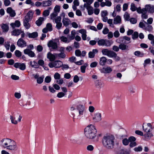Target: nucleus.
<instances>
[{
    "label": "nucleus",
    "mask_w": 154,
    "mask_h": 154,
    "mask_svg": "<svg viewBox=\"0 0 154 154\" xmlns=\"http://www.w3.org/2000/svg\"><path fill=\"white\" fill-rule=\"evenodd\" d=\"M6 11L9 14L11 17H14L16 15V13L15 11L13 10L11 7H8L7 8Z\"/></svg>",
    "instance_id": "obj_19"
},
{
    "label": "nucleus",
    "mask_w": 154,
    "mask_h": 154,
    "mask_svg": "<svg viewBox=\"0 0 154 154\" xmlns=\"http://www.w3.org/2000/svg\"><path fill=\"white\" fill-rule=\"evenodd\" d=\"M97 65V62L95 61L91 63L90 64V66L91 68H94L96 67Z\"/></svg>",
    "instance_id": "obj_63"
},
{
    "label": "nucleus",
    "mask_w": 154,
    "mask_h": 154,
    "mask_svg": "<svg viewBox=\"0 0 154 154\" xmlns=\"http://www.w3.org/2000/svg\"><path fill=\"white\" fill-rule=\"evenodd\" d=\"M144 29L147 30L149 32H150L152 30V27L151 25H148V24H146V26H145Z\"/></svg>",
    "instance_id": "obj_43"
},
{
    "label": "nucleus",
    "mask_w": 154,
    "mask_h": 154,
    "mask_svg": "<svg viewBox=\"0 0 154 154\" xmlns=\"http://www.w3.org/2000/svg\"><path fill=\"white\" fill-rule=\"evenodd\" d=\"M88 66V63H85L84 65L81 66L80 69L82 72L83 73H84L85 72L86 68Z\"/></svg>",
    "instance_id": "obj_42"
},
{
    "label": "nucleus",
    "mask_w": 154,
    "mask_h": 154,
    "mask_svg": "<svg viewBox=\"0 0 154 154\" xmlns=\"http://www.w3.org/2000/svg\"><path fill=\"white\" fill-rule=\"evenodd\" d=\"M79 32L82 34V39L84 40H86L87 32L86 30L84 29H81L79 30Z\"/></svg>",
    "instance_id": "obj_21"
},
{
    "label": "nucleus",
    "mask_w": 154,
    "mask_h": 154,
    "mask_svg": "<svg viewBox=\"0 0 154 154\" xmlns=\"http://www.w3.org/2000/svg\"><path fill=\"white\" fill-rule=\"evenodd\" d=\"M130 142V141L129 140V138L128 139L126 138H124L122 140V143L125 146L128 145Z\"/></svg>",
    "instance_id": "obj_44"
},
{
    "label": "nucleus",
    "mask_w": 154,
    "mask_h": 154,
    "mask_svg": "<svg viewBox=\"0 0 154 154\" xmlns=\"http://www.w3.org/2000/svg\"><path fill=\"white\" fill-rule=\"evenodd\" d=\"M75 35V30H72L71 32V35L68 36L71 41L74 39Z\"/></svg>",
    "instance_id": "obj_39"
},
{
    "label": "nucleus",
    "mask_w": 154,
    "mask_h": 154,
    "mask_svg": "<svg viewBox=\"0 0 154 154\" xmlns=\"http://www.w3.org/2000/svg\"><path fill=\"white\" fill-rule=\"evenodd\" d=\"M59 41L58 39H54L49 41L47 44L48 47H51L52 49L57 50L58 48V43Z\"/></svg>",
    "instance_id": "obj_6"
},
{
    "label": "nucleus",
    "mask_w": 154,
    "mask_h": 154,
    "mask_svg": "<svg viewBox=\"0 0 154 154\" xmlns=\"http://www.w3.org/2000/svg\"><path fill=\"white\" fill-rule=\"evenodd\" d=\"M60 39L62 41L65 43H68L71 41L69 37L67 38L65 36H62L60 37Z\"/></svg>",
    "instance_id": "obj_32"
},
{
    "label": "nucleus",
    "mask_w": 154,
    "mask_h": 154,
    "mask_svg": "<svg viewBox=\"0 0 154 154\" xmlns=\"http://www.w3.org/2000/svg\"><path fill=\"white\" fill-rule=\"evenodd\" d=\"M62 22L63 25L65 26H68L71 22L70 20L67 18H64L63 19Z\"/></svg>",
    "instance_id": "obj_26"
},
{
    "label": "nucleus",
    "mask_w": 154,
    "mask_h": 154,
    "mask_svg": "<svg viewBox=\"0 0 154 154\" xmlns=\"http://www.w3.org/2000/svg\"><path fill=\"white\" fill-rule=\"evenodd\" d=\"M10 25L13 28H14L16 27H19L20 26V23L19 20H16L14 23H11Z\"/></svg>",
    "instance_id": "obj_27"
},
{
    "label": "nucleus",
    "mask_w": 154,
    "mask_h": 154,
    "mask_svg": "<svg viewBox=\"0 0 154 154\" xmlns=\"http://www.w3.org/2000/svg\"><path fill=\"white\" fill-rule=\"evenodd\" d=\"M56 56H57V58H64L66 57V55L64 52H61L60 53H56Z\"/></svg>",
    "instance_id": "obj_41"
},
{
    "label": "nucleus",
    "mask_w": 154,
    "mask_h": 154,
    "mask_svg": "<svg viewBox=\"0 0 154 154\" xmlns=\"http://www.w3.org/2000/svg\"><path fill=\"white\" fill-rule=\"evenodd\" d=\"M44 20V19L43 17H40L38 20L36 21V24L38 26H40L42 23V22Z\"/></svg>",
    "instance_id": "obj_38"
},
{
    "label": "nucleus",
    "mask_w": 154,
    "mask_h": 154,
    "mask_svg": "<svg viewBox=\"0 0 154 154\" xmlns=\"http://www.w3.org/2000/svg\"><path fill=\"white\" fill-rule=\"evenodd\" d=\"M33 13L31 11H29L25 16L24 19L30 21L32 18Z\"/></svg>",
    "instance_id": "obj_20"
},
{
    "label": "nucleus",
    "mask_w": 154,
    "mask_h": 154,
    "mask_svg": "<svg viewBox=\"0 0 154 154\" xmlns=\"http://www.w3.org/2000/svg\"><path fill=\"white\" fill-rule=\"evenodd\" d=\"M44 78V77H39L38 79H37V83L38 84H41L42 83L43 81V79Z\"/></svg>",
    "instance_id": "obj_54"
},
{
    "label": "nucleus",
    "mask_w": 154,
    "mask_h": 154,
    "mask_svg": "<svg viewBox=\"0 0 154 154\" xmlns=\"http://www.w3.org/2000/svg\"><path fill=\"white\" fill-rule=\"evenodd\" d=\"M52 25L50 23H47L46 26V28L48 29L49 31H51L53 30Z\"/></svg>",
    "instance_id": "obj_48"
},
{
    "label": "nucleus",
    "mask_w": 154,
    "mask_h": 154,
    "mask_svg": "<svg viewBox=\"0 0 154 154\" xmlns=\"http://www.w3.org/2000/svg\"><path fill=\"white\" fill-rule=\"evenodd\" d=\"M92 119L95 122H98L101 121L102 118L101 113L98 112L95 113Z\"/></svg>",
    "instance_id": "obj_12"
},
{
    "label": "nucleus",
    "mask_w": 154,
    "mask_h": 154,
    "mask_svg": "<svg viewBox=\"0 0 154 154\" xmlns=\"http://www.w3.org/2000/svg\"><path fill=\"white\" fill-rule=\"evenodd\" d=\"M3 31L4 32H7L9 30V27L6 24H2L1 26Z\"/></svg>",
    "instance_id": "obj_36"
},
{
    "label": "nucleus",
    "mask_w": 154,
    "mask_h": 154,
    "mask_svg": "<svg viewBox=\"0 0 154 154\" xmlns=\"http://www.w3.org/2000/svg\"><path fill=\"white\" fill-rule=\"evenodd\" d=\"M85 134L88 139H92L97 136V131L95 126L90 125L87 126L85 129Z\"/></svg>",
    "instance_id": "obj_4"
},
{
    "label": "nucleus",
    "mask_w": 154,
    "mask_h": 154,
    "mask_svg": "<svg viewBox=\"0 0 154 154\" xmlns=\"http://www.w3.org/2000/svg\"><path fill=\"white\" fill-rule=\"evenodd\" d=\"M121 22V18L119 16H117L114 19L113 23L115 24L120 23Z\"/></svg>",
    "instance_id": "obj_28"
},
{
    "label": "nucleus",
    "mask_w": 154,
    "mask_h": 154,
    "mask_svg": "<svg viewBox=\"0 0 154 154\" xmlns=\"http://www.w3.org/2000/svg\"><path fill=\"white\" fill-rule=\"evenodd\" d=\"M17 44L20 47L23 48L26 46V42L22 38H20L18 40Z\"/></svg>",
    "instance_id": "obj_14"
},
{
    "label": "nucleus",
    "mask_w": 154,
    "mask_h": 154,
    "mask_svg": "<svg viewBox=\"0 0 154 154\" xmlns=\"http://www.w3.org/2000/svg\"><path fill=\"white\" fill-rule=\"evenodd\" d=\"M75 55L77 57H80L81 56V52L79 50H76L75 51Z\"/></svg>",
    "instance_id": "obj_56"
},
{
    "label": "nucleus",
    "mask_w": 154,
    "mask_h": 154,
    "mask_svg": "<svg viewBox=\"0 0 154 154\" xmlns=\"http://www.w3.org/2000/svg\"><path fill=\"white\" fill-rule=\"evenodd\" d=\"M58 14L56 12H54L50 15V18L51 20H54L55 17L57 16Z\"/></svg>",
    "instance_id": "obj_45"
},
{
    "label": "nucleus",
    "mask_w": 154,
    "mask_h": 154,
    "mask_svg": "<svg viewBox=\"0 0 154 154\" xmlns=\"http://www.w3.org/2000/svg\"><path fill=\"white\" fill-rule=\"evenodd\" d=\"M50 11L49 10H45L43 13V15L45 17H47L49 15Z\"/></svg>",
    "instance_id": "obj_53"
},
{
    "label": "nucleus",
    "mask_w": 154,
    "mask_h": 154,
    "mask_svg": "<svg viewBox=\"0 0 154 154\" xmlns=\"http://www.w3.org/2000/svg\"><path fill=\"white\" fill-rule=\"evenodd\" d=\"M25 54H27L31 57H34L35 56V53L29 49H25L23 51Z\"/></svg>",
    "instance_id": "obj_18"
},
{
    "label": "nucleus",
    "mask_w": 154,
    "mask_h": 154,
    "mask_svg": "<svg viewBox=\"0 0 154 154\" xmlns=\"http://www.w3.org/2000/svg\"><path fill=\"white\" fill-rule=\"evenodd\" d=\"M137 8L135 6V4L133 3H131V5L130 9L132 11H136Z\"/></svg>",
    "instance_id": "obj_49"
},
{
    "label": "nucleus",
    "mask_w": 154,
    "mask_h": 154,
    "mask_svg": "<svg viewBox=\"0 0 154 154\" xmlns=\"http://www.w3.org/2000/svg\"><path fill=\"white\" fill-rule=\"evenodd\" d=\"M146 8L147 11L150 13L154 12V6L150 5H146Z\"/></svg>",
    "instance_id": "obj_23"
},
{
    "label": "nucleus",
    "mask_w": 154,
    "mask_h": 154,
    "mask_svg": "<svg viewBox=\"0 0 154 154\" xmlns=\"http://www.w3.org/2000/svg\"><path fill=\"white\" fill-rule=\"evenodd\" d=\"M56 53L52 54L50 52H48L47 54V58L49 60L51 61H54L56 58H57Z\"/></svg>",
    "instance_id": "obj_17"
},
{
    "label": "nucleus",
    "mask_w": 154,
    "mask_h": 154,
    "mask_svg": "<svg viewBox=\"0 0 154 154\" xmlns=\"http://www.w3.org/2000/svg\"><path fill=\"white\" fill-rule=\"evenodd\" d=\"M15 55L17 57H20L22 55L21 52L19 50H17L15 52Z\"/></svg>",
    "instance_id": "obj_57"
},
{
    "label": "nucleus",
    "mask_w": 154,
    "mask_h": 154,
    "mask_svg": "<svg viewBox=\"0 0 154 154\" xmlns=\"http://www.w3.org/2000/svg\"><path fill=\"white\" fill-rule=\"evenodd\" d=\"M29 64L32 68H38L39 67L37 63L35 61H30L29 63Z\"/></svg>",
    "instance_id": "obj_33"
},
{
    "label": "nucleus",
    "mask_w": 154,
    "mask_h": 154,
    "mask_svg": "<svg viewBox=\"0 0 154 154\" xmlns=\"http://www.w3.org/2000/svg\"><path fill=\"white\" fill-rule=\"evenodd\" d=\"M75 106L72 105L69 108V112L72 116L73 119H79L82 118L86 113L85 106L82 105H79L77 106V111Z\"/></svg>",
    "instance_id": "obj_1"
},
{
    "label": "nucleus",
    "mask_w": 154,
    "mask_h": 154,
    "mask_svg": "<svg viewBox=\"0 0 154 154\" xmlns=\"http://www.w3.org/2000/svg\"><path fill=\"white\" fill-rule=\"evenodd\" d=\"M52 5V2L50 0H46L42 2V6L46 7Z\"/></svg>",
    "instance_id": "obj_29"
},
{
    "label": "nucleus",
    "mask_w": 154,
    "mask_h": 154,
    "mask_svg": "<svg viewBox=\"0 0 154 154\" xmlns=\"http://www.w3.org/2000/svg\"><path fill=\"white\" fill-rule=\"evenodd\" d=\"M142 129L143 131L146 132L144 135L145 138L149 139L153 136V134L150 132L153 129V127L150 123H148L147 124L143 123L142 126Z\"/></svg>",
    "instance_id": "obj_5"
},
{
    "label": "nucleus",
    "mask_w": 154,
    "mask_h": 154,
    "mask_svg": "<svg viewBox=\"0 0 154 154\" xmlns=\"http://www.w3.org/2000/svg\"><path fill=\"white\" fill-rule=\"evenodd\" d=\"M85 8L87 9L88 15H91L93 13V8L91 6H86Z\"/></svg>",
    "instance_id": "obj_37"
},
{
    "label": "nucleus",
    "mask_w": 154,
    "mask_h": 154,
    "mask_svg": "<svg viewBox=\"0 0 154 154\" xmlns=\"http://www.w3.org/2000/svg\"><path fill=\"white\" fill-rule=\"evenodd\" d=\"M4 46L7 50H9L10 47V42H5L4 44Z\"/></svg>",
    "instance_id": "obj_59"
},
{
    "label": "nucleus",
    "mask_w": 154,
    "mask_h": 154,
    "mask_svg": "<svg viewBox=\"0 0 154 154\" xmlns=\"http://www.w3.org/2000/svg\"><path fill=\"white\" fill-rule=\"evenodd\" d=\"M83 1L85 2L84 4V7H86V6H91L90 5L93 3L94 0H83Z\"/></svg>",
    "instance_id": "obj_31"
},
{
    "label": "nucleus",
    "mask_w": 154,
    "mask_h": 154,
    "mask_svg": "<svg viewBox=\"0 0 154 154\" xmlns=\"http://www.w3.org/2000/svg\"><path fill=\"white\" fill-rule=\"evenodd\" d=\"M134 54L135 56H138L140 57H142L144 55V54L141 53L139 51H137L134 52Z\"/></svg>",
    "instance_id": "obj_46"
},
{
    "label": "nucleus",
    "mask_w": 154,
    "mask_h": 154,
    "mask_svg": "<svg viewBox=\"0 0 154 154\" xmlns=\"http://www.w3.org/2000/svg\"><path fill=\"white\" fill-rule=\"evenodd\" d=\"M107 62V59L105 57H102L100 58L99 64L100 66L105 65Z\"/></svg>",
    "instance_id": "obj_22"
},
{
    "label": "nucleus",
    "mask_w": 154,
    "mask_h": 154,
    "mask_svg": "<svg viewBox=\"0 0 154 154\" xmlns=\"http://www.w3.org/2000/svg\"><path fill=\"white\" fill-rule=\"evenodd\" d=\"M114 54H113V55L111 56V57L115 58V60L116 61H119L120 59V57H119L117 56V54L114 52Z\"/></svg>",
    "instance_id": "obj_47"
},
{
    "label": "nucleus",
    "mask_w": 154,
    "mask_h": 154,
    "mask_svg": "<svg viewBox=\"0 0 154 154\" xmlns=\"http://www.w3.org/2000/svg\"><path fill=\"white\" fill-rule=\"evenodd\" d=\"M21 32V30L20 29H14L11 32V34L14 36H18Z\"/></svg>",
    "instance_id": "obj_35"
},
{
    "label": "nucleus",
    "mask_w": 154,
    "mask_h": 154,
    "mask_svg": "<svg viewBox=\"0 0 154 154\" xmlns=\"http://www.w3.org/2000/svg\"><path fill=\"white\" fill-rule=\"evenodd\" d=\"M27 34L29 38H35L38 36V33L36 32L32 33H28Z\"/></svg>",
    "instance_id": "obj_30"
},
{
    "label": "nucleus",
    "mask_w": 154,
    "mask_h": 154,
    "mask_svg": "<svg viewBox=\"0 0 154 154\" xmlns=\"http://www.w3.org/2000/svg\"><path fill=\"white\" fill-rule=\"evenodd\" d=\"M2 146L11 151H14L17 149V143L13 140L9 138L3 139L0 141Z\"/></svg>",
    "instance_id": "obj_2"
},
{
    "label": "nucleus",
    "mask_w": 154,
    "mask_h": 154,
    "mask_svg": "<svg viewBox=\"0 0 154 154\" xmlns=\"http://www.w3.org/2000/svg\"><path fill=\"white\" fill-rule=\"evenodd\" d=\"M151 60L149 58L145 60L144 61V63L143 64L144 66L145 67L147 64H149Z\"/></svg>",
    "instance_id": "obj_60"
},
{
    "label": "nucleus",
    "mask_w": 154,
    "mask_h": 154,
    "mask_svg": "<svg viewBox=\"0 0 154 154\" xmlns=\"http://www.w3.org/2000/svg\"><path fill=\"white\" fill-rule=\"evenodd\" d=\"M63 65V63L60 60H56L53 62H50L48 64V66L51 68L55 67L59 68Z\"/></svg>",
    "instance_id": "obj_7"
},
{
    "label": "nucleus",
    "mask_w": 154,
    "mask_h": 154,
    "mask_svg": "<svg viewBox=\"0 0 154 154\" xmlns=\"http://www.w3.org/2000/svg\"><path fill=\"white\" fill-rule=\"evenodd\" d=\"M119 47L120 49L122 50H128V46L124 44H120L119 45Z\"/></svg>",
    "instance_id": "obj_40"
},
{
    "label": "nucleus",
    "mask_w": 154,
    "mask_h": 154,
    "mask_svg": "<svg viewBox=\"0 0 154 154\" xmlns=\"http://www.w3.org/2000/svg\"><path fill=\"white\" fill-rule=\"evenodd\" d=\"M138 37V33L137 32H135L132 35V38L135 39L137 38Z\"/></svg>",
    "instance_id": "obj_55"
},
{
    "label": "nucleus",
    "mask_w": 154,
    "mask_h": 154,
    "mask_svg": "<svg viewBox=\"0 0 154 154\" xmlns=\"http://www.w3.org/2000/svg\"><path fill=\"white\" fill-rule=\"evenodd\" d=\"M10 118L11 123L14 125H17L18 122H20L22 119V117L20 116H19L17 121L16 119L15 118L13 115H10Z\"/></svg>",
    "instance_id": "obj_9"
},
{
    "label": "nucleus",
    "mask_w": 154,
    "mask_h": 154,
    "mask_svg": "<svg viewBox=\"0 0 154 154\" xmlns=\"http://www.w3.org/2000/svg\"><path fill=\"white\" fill-rule=\"evenodd\" d=\"M98 51L97 49H94L92 50V51H90L88 53V56L90 58H93L94 57L95 54H97Z\"/></svg>",
    "instance_id": "obj_25"
},
{
    "label": "nucleus",
    "mask_w": 154,
    "mask_h": 154,
    "mask_svg": "<svg viewBox=\"0 0 154 154\" xmlns=\"http://www.w3.org/2000/svg\"><path fill=\"white\" fill-rule=\"evenodd\" d=\"M65 95L66 94L65 93L63 92H60L57 94V97L59 98H61L64 97Z\"/></svg>",
    "instance_id": "obj_52"
},
{
    "label": "nucleus",
    "mask_w": 154,
    "mask_h": 154,
    "mask_svg": "<svg viewBox=\"0 0 154 154\" xmlns=\"http://www.w3.org/2000/svg\"><path fill=\"white\" fill-rule=\"evenodd\" d=\"M79 80V79L78 75H75L74 76L73 78V82L75 83L78 82Z\"/></svg>",
    "instance_id": "obj_64"
},
{
    "label": "nucleus",
    "mask_w": 154,
    "mask_h": 154,
    "mask_svg": "<svg viewBox=\"0 0 154 154\" xmlns=\"http://www.w3.org/2000/svg\"><path fill=\"white\" fill-rule=\"evenodd\" d=\"M95 85L97 88L100 89L103 87L104 85L102 82L97 80L95 82Z\"/></svg>",
    "instance_id": "obj_24"
},
{
    "label": "nucleus",
    "mask_w": 154,
    "mask_h": 154,
    "mask_svg": "<svg viewBox=\"0 0 154 154\" xmlns=\"http://www.w3.org/2000/svg\"><path fill=\"white\" fill-rule=\"evenodd\" d=\"M29 21L24 19L23 20V25L26 29H29L30 27V25L29 23Z\"/></svg>",
    "instance_id": "obj_34"
},
{
    "label": "nucleus",
    "mask_w": 154,
    "mask_h": 154,
    "mask_svg": "<svg viewBox=\"0 0 154 154\" xmlns=\"http://www.w3.org/2000/svg\"><path fill=\"white\" fill-rule=\"evenodd\" d=\"M105 4L106 6L110 7L112 5V3L111 2V0H105Z\"/></svg>",
    "instance_id": "obj_62"
},
{
    "label": "nucleus",
    "mask_w": 154,
    "mask_h": 154,
    "mask_svg": "<svg viewBox=\"0 0 154 154\" xmlns=\"http://www.w3.org/2000/svg\"><path fill=\"white\" fill-rule=\"evenodd\" d=\"M61 20V18L60 16H58L54 19L55 22L56 24V27L58 30L60 29L62 26Z\"/></svg>",
    "instance_id": "obj_10"
},
{
    "label": "nucleus",
    "mask_w": 154,
    "mask_h": 154,
    "mask_svg": "<svg viewBox=\"0 0 154 154\" xmlns=\"http://www.w3.org/2000/svg\"><path fill=\"white\" fill-rule=\"evenodd\" d=\"M100 70L101 73L105 74L110 73L112 71V68L109 66L103 67Z\"/></svg>",
    "instance_id": "obj_13"
},
{
    "label": "nucleus",
    "mask_w": 154,
    "mask_h": 154,
    "mask_svg": "<svg viewBox=\"0 0 154 154\" xmlns=\"http://www.w3.org/2000/svg\"><path fill=\"white\" fill-rule=\"evenodd\" d=\"M60 74L58 72H56L54 75V77L56 79H58L60 78Z\"/></svg>",
    "instance_id": "obj_61"
},
{
    "label": "nucleus",
    "mask_w": 154,
    "mask_h": 154,
    "mask_svg": "<svg viewBox=\"0 0 154 154\" xmlns=\"http://www.w3.org/2000/svg\"><path fill=\"white\" fill-rule=\"evenodd\" d=\"M14 66L16 68H19L21 70H24L25 69L26 66L24 63H16L14 64Z\"/></svg>",
    "instance_id": "obj_15"
},
{
    "label": "nucleus",
    "mask_w": 154,
    "mask_h": 154,
    "mask_svg": "<svg viewBox=\"0 0 154 154\" xmlns=\"http://www.w3.org/2000/svg\"><path fill=\"white\" fill-rule=\"evenodd\" d=\"M144 23L146 24L150 25L152 24L153 22V18L151 17L149 18L147 20V22L144 21Z\"/></svg>",
    "instance_id": "obj_50"
},
{
    "label": "nucleus",
    "mask_w": 154,
    "mask_h": 154,
    "mask_svg": "<svg viewBox=\"0 0 154 154\" xmlns=\"http://www.w3.org/2000/svg\"><path fill=\"white\" fill-rule=\"evenodd\" d=\"M124 17L125 20H128L130 18L129 14L127 12H126L124 14Z\"/></svg>",
    "instance_id": "obj_58"
},
{
    "label": "nucleus",
    "mask_w": 154,
    "mask_h": 154,
    "mask_svg": "<svg viewBox=\"0 0 154 154\" xmlns=\"http://www.w3.org/2000/svg\"><path fill=\"white\" fill-rule=\"evenodd\" d=\"M130 140L129 146L131 147H133L135 146L137 143L135 141L136 140V138L133 136H131L129 137Z\"/></svg>",
    "instance_id": "obj_16"
},
{
    "label": "nucleus",
    "mask_w": 154,
    "mask_h": 154,
    "mask_svg": "<svg viewBox=\"0 0 154 154\" xmlns=\"http://www.w3.org/2000/svg\"><path fill=\"white\" fill-rule=\"evenodd\" d=\"M115 137L112 136L104 137L102 141L103 146L108 150L112 149L115 146Z\"/></svg>",
    "instance_id": "obj_3"
},
{
    "label": "nucleus",
    "mask_w": 154,
    "mask_h": 154,
    "mask_svg": "<svg viewBox=\"0 0 154 154\" xmlns=\"http://www.w3.org/2000/svg\"><path fill=\"white\" fill-rule=\"evenodd\" d=\"M102 53L103 55H106L110 57L114 54L113 51L109 50L106 48L103 49L102 51Z\"/></svg>",
    "instance_id": "obj_11"
},
{
    "label": "nucleus",
    "mask_w": 154,
    "mask_h": 154,
    "mask_svg": "<svg viewBox=\"0 0 154 154\" xmlns=\"http://www.w3.org/2000/svg\"><path fill=\"white\" fill-rule=\"evenodd\" d=\"M97 44L99 46L110 47L112 43L109 40L104 39H100L97 42Z\"/></svg>",
    "instance_id": "obj_8"
},
{
    "label": "nucleus",
    "mask_w": 154,
    "mask_h": 154,
    "mask_svg": "<svg viewBox=\"0 0 154 154\" xmlns=\"http://www.w3.org/2000/svg\"><path fill=\"white\" fill-rule=\"evenodd\" d=\"M60 10V7L59 5H56L54 9V12L57 13L59 12Z\"/></svg>",
    "instance_id": "obj_51"
}]
</instances>
